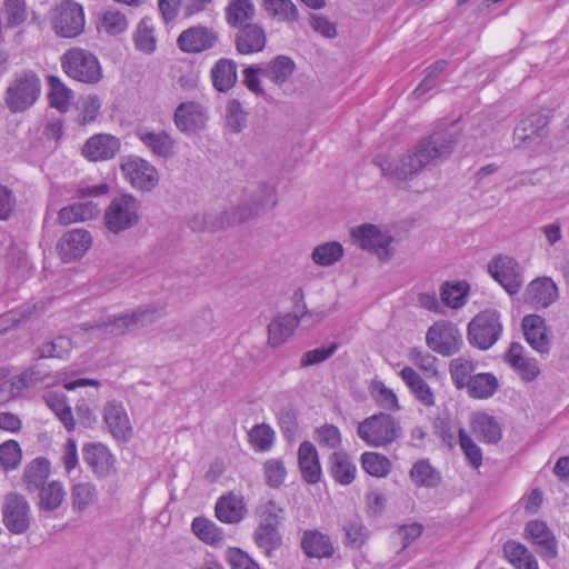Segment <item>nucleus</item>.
Here are the masks:
<instances>
[{
    "label": "nucleus",
    "mask_w": 569,
    "mask_h": 569,
    "mask_svg": "<svg viewBox=\"0 0 569 569\" xmlns=\"http://www.w3.org/2000/svg\"><path fill=\"white\" fill-rule=\"evenodd\" d=\"M460 138L458 121L440 123L416 147L392 159H382L378 163L382 174L392 181H411L429 164L447 159Z\"/></svg>",
    "instance_id": "f257e3e1"
},
{
    "label": "nucleus",
    "mask_w": 569,
    "mask_h": 569,
    "mask_svg": "<svg viewBox=\"0 0 569 569\" xmlns=\"http://www.w3.org/2000/svg\"><path fill=\"white\" fill-rule=\"evenodd\" d=\"M164 315L163 308L157 305L139 307L130 312L120 316L108 317L102 322L94 325L82 323L81 328L92 331L96 337L108 338L124 335L127 332L147 327Z\"/></svg>",
    "instance_id": "f03ea898"
},
{
    "label": "nucleus",
    "mask_w": 569,
    "mask_h": 569,
    "mask_svg": "<svg viewBox=\"0 0 569 569\" xmlns=\"http://www.w3.org/2000/svg\"><path fill=\"white\" fill-rule=\"evenodd\" d=\"M41 81L31 70L16 72L9 81L3 94L7 109L13 113H24L40 98Z\"/></svg>",
    "instance_id": "7ed1b4c3"
},
{
    "label": "nucleus",
    "mask_w": 569,
    "mask_h": 569,
    "mask_svg": "<svg viewBox=\"0 0 569 569\" xmlns=\"http://www.w3.org/2000/svg\"><path fill=\"white\" fill-rule=\"evenodd\" d=\"M61 68L71 79L87 84H96L103 77L96 54L78 47L70 48L62 54Z\"/></svg>",
    "instance_id": "20e7f679"
},
{
    "label": "nucleus",
    "mask_w": 569,
    "mask_h": 569,
    "mask_svg": "<svg viewBox=\"0 0 569 569\" xmlns=\"http://www.w3.org/2000/svg\"><path fill=\"white\" fill-rule=\"evenodd\" d=\"M402 433L399 421L388 413L379 412L362 420L357 435L368 446L380 448L396 441Z\"/></svg>",
    "instance_id": "39448f33"
},
{
    "label": "nucleus",
    "mask_w": 569,
    "mask_h": 569,
    "mask_svg": "<svg viewBox=\"0 0 569 569\" xmlns=\"http://www.w3.org/2000/svg\"><path fill=\"white\" fill-rule=\"evenodd\" d=\"M139 220L140 202L131 194L114 197L103 213L104 226L113 234H120L133 228Z\"/></svg>",
    "instance_id": "423d86ee"
},
{
    "label": "nucleus",
    "mask_w": 569,
    "mask_h": 569,
    "mask_svg": "<svg viewBox=\"0 0 569 569\" xmlns=\"http://www.w3.org/2000/svg\"><path fill=\"white\" fill-rule=\"evenodd\" d=\"M86 26L83 7L74 0H62L54 7L51 16V27L61 38L80 36Z\"/></svg>",
    "instance_id": "0eeeda50"
},
{
    "label": "nucleus",
    "mask_w": 569,
    "mask_h": 569,
    "mask_svg": "<svg viewBox=\"0 0 569 569\" xmlns=\"http://www.w3.org/2000/svg\"><path fill=\"white\" fill-rule=\"evenodd\" d=\"M501 331L500 315L491 309L481 311L468 323L469 342L480 350L492 347L499 340Z\"/></svg>",
    "instance_id": "6e6552de"
},
{
    "label": "nucleus",
    "mask_w": 569,
    "mask_h": 569,
    "mask_svg": "<svg viewBox=\"0 0 569 569\" xmlns=\"http://www.w3.org/2000/svg\"><path fill=\"white\" fill-rule=\"evenodd\" d=\"M121 171L130 184L140 191L153 190L160 180L158 169L138 156H127L120 163Z\"/></svg>",
    "instance_id": "1a4fd4ad"
},
{
    "label": "nucleus",
    "mask_w": 569,
    "mask_h": 569,
    "mask_svg": "<svg viewBox=\"0 0 569 569\" xmlns=\"http://www.w3.org/2000/svg\"><path fill=\"white\" fill-rule=\"evenodd\" d=\"M549 118L541 112H533L520 119L513 129L516 148H531L539 144L548 136Z\"/></svg>",
    "instance_id": "9d476101"
},
{
    "label": "nucleus",
    "mask_w": 569,
    "mask_h": 569,
    "mask_svg": "<svg viewBox=\"0 0 569 569\" xmlns=\"http://www.w3.org/2000/svg\"><path fill=\"white\" fill-rule=\"evenodd\" d=\"M219 32L210 27L197 24L183 30L178 39V48L186 53H201L211 50L219 42Z\"/></svg>",
    "instance_id": "9b49d317"
},
{
    "label": "nucleus",
    "mask_w": 569,
    "mask_h": 569,
    "mask_svg": "<svg viewBox=\"0 0 569 569\" xmlns=\"http://www.w3.org/2000/svg\"><path fill=\"white\" fill-rule=\"evenodd\" d=\"M361 249L377 254L380 259H389L391 256V236L383 233L377 226L365 223L355 228L351 232Z\"/></svg>",
    "instance_id": "f8f14e48"
},
{
    "label": "nucleus",
    "mask_w": 569,
    "mask_h": 569,
    "mask_svg": "<svg viewBox=\"0 0 569 569\" xmlns=\"http://www.w3.org/2000/svg\"><path fill=\"white\" fill-rule=\"evenodd\" d=\"M3 523L11 533H22L30 525V507L22 495L9 493L2 506Z\"/></svg>",
    "instance_id": "ddd939ff"
},
{
    "label": "nucleus",
    "mask_w": 569,
    "mask_h": 569,
    "mask_svg": "<svg viewBox=\"0 0 569 569\" xmlns=\"http://www.w3.org/2000/svg\"><path fill=\"white\" fill-rule=\"evenodd\" d=\"M488 269L509 295L519 292L523 283L519 263L511 257L500 256L489 262Z\"/></svg>",
    "instance_id": "4468645a"
},
{
    "label": "nucleus",
    "mask_w": 569,
    "mask_h": 569,
    "mask_svg": "<svg viewBox=\"0 0 569 569\" xmlns=\"http://www.w3.org/2000/svg\"><path fill=\"white\" fill-rule=\"evenodd\" d=\"M276 193L274 189L271 187H262L260 188L259 194L256 196L253 200V206L250 208H239L231 216L226 213L221 221L217 224L209 226L210 229L222 228L224 226L240 223L253 217L254 214L260 213L267 209H271L276 206Z\"/></svg>",
    "instance_id": "2eb2a0df"
},
{
    "label": "nucleus",
    "mask_w": 569,
    "mask_h": 569,
    "mask_svg": "<svg viewBox=\"0 0 569 569\" xmlns=\"http://www.w3.org/2000/svg\"><path fill=\"white\" fill-rule=\"evenodd\" d=\"M136 136L153 157L167 160L176 154L177 141L164 130L140 128Z\"/></svg>",
    "instance_id": "dca6fc26"
},
{
    "label": "nucleus",
    "mask_w": 569,
    "mask_h": 569,
    "mask_svg": "<svg viewBox=\"0 0 569 569\" xmlns=\"http://www.w3.org/2000/svg\"><path fill=\"white\" fill-rule=\"evenodd\" d=\"M208 120L207 109L194 101L180 103L174 111V124L179 131L190 134L202 130Z\"/></svg>",
    "instance_id": "f3484780"
},
{
    "label": "nucleus",
    "mask_w": 569,
    "mask_h": 569,
    "mask_svg": "<svg viewBox=\"0 0 569 569\" xmlns=\"http://www.w3.org/2000/svg\"><path fill=\"white\" fill-rule=\"evenodd\" d=\"M103 421L116 440L127 442L131 439L133 428L121 402L112 400L104 405Z\"/></svg>",
    "instance_id": "a211bd4d"
},
{
    "label": "nucleus",
    "mask_w": 569,
    "mask_h": 569,
    "mask_svg": "<svg viewBox=\"0 0 569 569\" xmlns=\"http://www.w3.org/2000/svg\"><path fill=\"white\" fill-rule=\"evenodd\" d=\"M521 325L529 346L541 357H547L550 352L551 340L545 319L538 315H528L523 317Z\"/></svg>",
    "instance_id": "6ab92c4d"
},
{
    "label": "nucleus",
    "mask_w": 569,
    "mask_h": 569,
    "mask_svg": "<svg viewBox=\"0 0 569 569\" xmlns=\"http://www.w3.org/2000/svg\"><path fill=\"white\" fill-rule=\"evenodd\" d=\"M92 237L84 229H72L63 233L58 243L61 259L70 262L81 258L91 247Z\"/></svg>",
    "instance_id": "aec40b11"
},
{
    "label": "nucleus",
    "mask_w": 569,
    "mask_h": 569,
    "mask_svg": "<svg viewBox=\"0 0 569 569\" xmlns=\"http://www.w3.org/2000/svg\"><path fill=\"white\" fill-rule=\"evenodd\" d=\"M120 149V140L108 133L90 137L82 147V156L90 161L112 159Z\"/></svg>",
    "instance_id": "412c9836"
},
{
    "label": "nucleus",
    "mask_w": 569,
    "mask_h": 569,
    "mask_svg": "<svg viewBox=\"0 0 569 569\" xmlns=\"http://www.w3.org/2000/svg\"><path fill=\"white\" fill-rule=\"evenodd\" d=\"M267 43L266 31L257 23H246L234 37L236 50L239 54H252L263 50Z\"/></svg>",
    "instance_id": "4be33fe9"
},
{
    "label": "nucleus",
    "mask_w": 569,
    "mask_h": 569,
    "mask_svg": "<svg viewBox=\"0 0 569 569\" xmlns=\"http://www.w3.org/2000/svg\"><path fill=\"white\" fill-rule=\"evenodd\" d=\"M298 465L302 479L310 485L321 480L322 470L318 451L313 443L303 441L298 448Z\"/></svg>",
    "instance_id": "5701e85b"
},
{
    "label": "nucleus",
    "mask_w": 569,
    "mask_h": 569,
    "mask_svg": "<svg viewBox=\"0 0 569 569\" xmlns=\"http://www.w3.org/2000/svg\"><path fill=\"white\" fill-rule=\"evenodd\" d=\"M469 423L472 433L487 443H497L502 437L499 422L486 412H472Z\"/></svg>",
    "instance_id": "b1692460"
},
{
    "label": "nucleus",
    "mask_w": 569,
    "mask_h": 569,
    "mask_svg": "<svg viewBox=\"0 0 569 569\" xmlns=\"http://www.w3.org/2000/svg\"><path fill=\"white\" fill-rule=\"evenodd\" d=\"M558 298L556 283L547 277L531 281L526 290V300L537 309L549 307Z\"/></svg>",
    "instance_id": "393cba45"
},
{
    "label": "nucleus",
    "mask_w": 569,
    "mask_h": 569,
    "mask_svg": "<svg viewBox=\"0 0 569 569\" xmlns=\"http://www.w3.org/2000/svg\"><path fill=\"white\" fill-rule=\"evenodd\" d=\"M210 77L213 88L219 92H228L238 81L237 62L229 58H220L211 68Z\"/></svg>",
    "instance_id": "a878e982"
},
{
    "label": "nucleus",
    "mask_w": 569,
    "mask_h": 569,
    "mask_svg": "<svg viewBox=\"0 0 569 569\" xmlns=\"http://www.w3.org/2000/svg\"><path fill=\"white\" fill-rule=\"evenodd\" d=\"M246 512L247 509L243 498L234 493L221 496L214 506L216 517L224 523L240 522Z\"/></svg>",
    "instance_id": "bb28decb"
},
{
    "label": "nucleus",
    "mask_w": 569,
    "mask_h": 569,
    "mask_svg": "<svg viewBox=\"0 0 569 569\" xmlns=\"http://www.w3.org/2000/svg\"><path fill=\"white\" fill-rule=\"evenodd\" d=\"M83 460L98 477L108 476L113 467L111 452L101 443L84 446Z\"/></svg>",
    "instance_id": "cd10ccee"
},
{
    "label": "nucleus",
    "mask_w": 569,
    "mask_h": 569,
    "mask_svg": "<svg viewBox=\"0 0 569 569\" xmlns=\"http://www.w3.org/2000/svg\"><path fill=\"white\" fill-rule=\"evenodd\" d=\"M100 213L99 204L96 201L88 200L76 202L61 208L58 212V221L62 226L92 220Z\"/></svg>",
    "instance_id": "c85d7f7f"
},
{
    "label": "nucleus",
    "mask_w": 569,
    "mask_h": 569,
    "mask_svg": "<svg viewBox=\"0 0 569 569\" xmlns=\"http://www.w3.org/2000/svg\"><path fill=\"white\" fill-rule=\"evenodd\" d=\"M329 471L336 482L348 486L356 478L357 467L347 452L339 450L329 457Z\"/></svg>",
    "instance_id": "c756f323"
},
{
    "label": "nucleus",
    "mask_w": 569,
    "mask_h": 569,
    "mask_svg": "<svg viewBox=\"0 0 569 569\" xmlns=\"http://www.w3.org/2000/svg\"><path fill=\"white\" fill-rule=\"evenodd\" d=\"M300 322L296 315L287 313L276 317L268 326V341L272 347L282 345Z\"/></svg>",
    "instance_id": "7c9ffc66"
},
{
    "label": "nucleus",
    "mask_w": 569,
    "mask_h": 569,
    "mask_svg": "<svg viewBox=\"0 0 569 569\" xmlns=\"http://www.w3.org/2000/svg\"><path fill=\"white\" fill-rule=\"evenodd\" d=\"M468 395L473 399H489L499 389V381L493 373L482 372L470 376L465 382Z\"/></svg>",
    "instance_id": "2f4dec72"
},
{
    "label": "nucleus",
    "mask_w": 569,
    "mask_h": 569,
    "mask_svg": "<svg viewBox=\"0 0 569 569\" xmlns=\"http://www.w3.org/2000/svg\"><path fill=\"white\" fill-rule=\"evenodd\" d=\"M50 473V462L42 457L30 461L23 470L22 481L29 491H38L46 485Z\"/></svg>",
    "instance_id": "473e14b6"
},
{
    "label": "nucleus",
    "mask_w": 569,
    "mask_h": 569,
    "mask_svg": "<svg viewBox=\"0 0 569 569\" xmlns=\"http://www.w3.org/2000/svg\"><path fill=\"white\" fill-rule=\"evenodd\" d=\"M261 66V76L276 84L284 83L295 70V62L286 56H277L270 62Z\"/></svg>",
    "instance_id": "72a5a7b5"
},
{
    "label": "nucleus",
    "mask_w": 569,
    "mask_h": 569,
    "mask_svg": "<svg viewBox=\"0 0 569 569\" xmlns=\"http://www.w3.org/2000/svg\"><path fill=\"white\" fill-rule=\"evenodd\" d=\"M267 13L280 22L293 24L299 21L300 13L292 0H262Z\"/></svg>",
    "instance_id": "f704fd0d"
},
{
    "label": "nucleus",
    "mask_w": 569,
    "mask_h": 569,
    "mask_svg": "<svg viewBox=\"0 0 569 569\" xmlns=\"http://www.w3.org/2000/svg\"><path fill=\"white\" fill-rule=\"evenodd\" d=\"M508 561L517 569H538L533 555L521 543L509 540L503 546Z\"/></svg>",
    "instance_id": "c9c22d12"
},
{
    "label": "nucleus",
    "mask_w": 569,
    "mask_h": 569,
    "mask_svg": "<svg viewBox=\"0 0 569 569\" xmlns=\"http://www.w3.org/2000/svg\"><path fill=\"white\" fill-rule=\"evenodd\" d=\"M409 476L418 487L435 488L441 481L440 472L427 459H420L415 462Z\"/></svg>",
    "instance_id": "e433bc0d"
},
{
    "label": "nucleus",
    "mask_w": 569,
    "mask_h": 569,
    "mask_svg": "<svg viewBox=\"0 0 569 569\" xmlns=\"http://www.w3.org/2000/svg\"><path fill=\"white\" fill-rule=\"evenodd\" d=\"M50 106L61 112H66L73 99V92L58 77L48 76Z\"/></svg>",
    "instance_id": "4c0bfd02"
},
{
    "label": "nucleus",
    "mask_w": 569,
    "mask_h": 569,
    "mask_svg": "<svg viewBox=\"0 0 569 569\" xmlns=\"http://www.w3.org/2000/svg\"><path fill=\"white\" fill-rule=\"evenodd\" d=\"M18 383L22 390L30 387L46 386L54 383V377L50 370L43 365H33L17 376Z\"/></svg>",
    "instance_id": "58836bf2"
},
{
    "label": "nucleus",
    "mask_w": 569,
    "mask_h": 569,
    "mask_svg": "<svg viewBox=\"0 0 569 569\" xmlns=\"http://www.w3.org/2000/svg\"><path fill=\"white\" fill-rule=\"evenodd\" d=\"M256 13L251 0H230L226 8V21L230 27H238L253 19Z\"/></svg>",
    "instance_id": "ea45409f"
},
{
    "label": "nucleus",
    "mask_w": 569,
    "mask_h": 569,
    "mask_svg": "<svg viewBox=\"0 0 569 569\" xmlns=\"http://www.w3.org/2000/svg\"><path fill=\"white\" fill-rule=\"evenodd\" d=\"M284 519V509L273 500L267 501L259 508V525L267 533H274Z\"/></svg>",
    "instance_id": "a19ab883"
},
{
    "label": "nucleus",
    "mask_w": 569,
    "mask_h": 569,
    "mask_svg": "<svg viewBox=\"0 0 569 569\" xmlns=\"http://www.w3.org/2000/svg\"><path fill=\"white\" fill-rule=\"evenodd\" d=\"M343 256V247L337 241L325 242L317 246L311 253L312 261L321 267H329Z\"/></svg>",
    "instance_id": "79ce46f5"
},
{
    "label": "nucleus",
    "mask_w": 569,
    "mask_h": 569,
    "mask_svg": "<svg viewBox=\"0 0 569 569\" xmlns=\"http://www.w3.org/2000/svg\"><path fill=\"white\" fill-rule=\"evenodd\" d=\"M72 349V341L70 338L59 336L51 341L41 343L37 348V357L39 359L57 358L64 359L69 356Z\"/></svg>",
    "instance_id": "37998d69"
},
{
    "label": "nucleus",
    "mask_w": 569,
    "mask_h": 569,
    "mask_svg": "<svg viewBox=\"0 0 569 569\" xmlns=\"http://www.w3.org/2000/svg\"><path fill=\"white\" fill-rule=\"evenodd\" d=\"M38 491H40V508L47 511L59 508L66 496L63 486L59 481H51L42 486Z\"/></svg>",
    "instance_id": "c03bdc74"
},
{
    "label": "nucleus",
    "mask_w": 569,
    "mask_h": 569,
    "mask_svg": "<svg viewBox=\"0 0 569 569\" xmlns=\"http://www.w3.org/2000/svg\"><path fill=\"white\" fill-rule=\"evenodd\" d=\"M301 547L308 557L327 558L333 553L329 536H303Z\"/></svg>",
    "instance_id": "a18cd8bd"
},
{
    "label": "nucleus",
    "mask_w": 569,
    "mask_h": 569,
    "mask_svg": "<svg viewBox=\"0 0 569 569\" xmlns=\"http://www.w3.org/2000/svg\"><path fill=\"white\" fill-rule=\"evenodd\" d=\"M128 28V19L124 13L117 9H108L100 19L99 30L109 36H118Z\"/></svg>",
    "instance_id": "49530a36"
},
{
    "label": "nucleus",
    "mask_w": 569,
    "mask_h": 569,
    "mask_svg": "<svg viewBox=\"0 0 569 569\" xmlns=\"http://www.w3.org/2000/svg\"><path fill=\"white\" fill-rule=\"evenodd\" d=\"M136 48L144 53H152L156 50V37L151 19H142L134 32Z\"/></svg>",
    "instance_id": "de8ad7c7"
},
{
    "label": "nucleus",
    "mask_w": 569,
    "mask_h": 569,
    "mask_svg": "<svg viewBox=\"0 0 569 569\" xmlns=\"http://www.w3.org/2000/svg\"><path fill=\"white\" fill-rule=\"evenodd\" d=\"M263 479L267 486L273 489L280 488L287 478V469L281 459L271 458L263 462Z\"/></svg>",
    "instance_id": "09e8293b"
},
{
    "label": "nucleus",
    "mask_w": 569,
    "mask_h": 569,
    "mask_svg": "<svg viewBox=\"0 0 569 569\" xmlns=\"http://www.w3.org/2000/svg\"><path fill=\"white\" fill-rule=\"evenodd\" d=\"M71 499L73 509L82 511L97 500V489L90 482L77 483L72 487Z\"/></svg>",
    "instance_id": "8fccbe9b"
},
{
    "label": "nucleus",
    "mask_w": 569,
    "mask_h": 569,
    "mask_svg": "<svg viewBox=\"0 0 569 569\" xmlns=\"http://www.w3.org/2000/svg\"><path fill=\"white\" fill-rule=\"evenodd\" d=\"M436 429L449 449H452L456 443L462 448V427L453 426L448 417H439L436 421Z\"/></svg>",
    "instance_id": "3c124183"
},
{
    "label": "nucleus",
    "mask_w": 569,
    "mask_h": 569,
    "mask_svg": "<svg viewBox=\"0 0 569 569\" xmlns=\"http://www.w3.org/2000/svg\"><path fill=\"white\" fill-rule=\"evenodd\" d=\"M362 468L371 476L386 477L390 471V461L378 452H365L361 455Z\"/></svg>",
    "instance_id": "603ef678"
},
{
    "label": "nucleus",
    "mask_w": 569,
    "mask_h": 569,
    "mask_svg": "<svg viewBox=\"0 0 569 569\" xmlns=\"http://www.w3.org/2000/svg\"><path fill=\"white\" fill-rule=\"evenodd\" d=\"M22 459L20 446L14 440H8L0 445V468L4 471L18 468Z\"/></svg>",
    "instance_id": "864d4df0"
},
{
    "label": "nucleus",
    "mask_w": 569,
    "mask_h": 569,
    "mask_svg": "<svg viewBox=\"0 0 569 569\" xmlns=\"http://www.w3.org/2000/svg\"><path fill=\"white\" fill-rule=\"evenodd\" d=\"M433 335H436V332L430 328L427 332V343L436 352L450 356L459 349L456 339H453V341L448 340L451 337L448 329H443L438 333V340L435 339Z\"/></svg>",
    "instance_id": "5fc2aeb1"
},
{
    "label": "nucleus",
    "mask_w": 569,
    "mask_h": 569,
    "mask_svg": "<svg viewBox=\"0 0 569 569\" xmlns=\"http://www.w3.org/2000/svg\"><path fill=\"white\" fill-rule=\"evenodd\" d=\"M247 116V112L238 100L232 99L228 101L226 107V121L232 132L239 133L246 128Z\"/></svg>",
    "instance_id": "6e6d98bb"
},
{
    "label": "nucleus",
    "mask_w": 569,
    "mask_h": 569,
    "mask_svg": "<svg viewBox=\"0 0 569 569\" xmlns=\"http://www.w3.org/2000/svg\"><path fill=\"white\" fill-rule=\"evenodd\" d=\"M441 302L452 309L462 306V281H445L440 287Z\"/></svg>",
    "instance_id": "4d7b16f0"
},
{
    "label": "nucleus",
    "mask_w": 569,
    "mask_h": 569,
    "mask_svg": "<svg viewBox=\"0 0 569 569\" xmlns=\"http://www.w3.org/2000/svg\"><path fill=\"white\" fill-rule=\"evenodd\" d=\"M273 436V430L264 423L254 426L249 432L251 445L259 451H267L271 448Z\"/></svg>",
    "instance_id": "13d9d810"
},
{
    "label": "nucleus",
    "mask_w": 569,
    "mask_h": 569,
    "mask_svg": "<svg viewBox=\"0 0 569 569\" xmlns=\"http://www.w3.org/2000/svg\"><path fill=\"white\" fill-rule=\"evenodd\" d=\"M373 398L377 405L385 410L397 411L400 409L396 393L382 382L375 386Z\"/></svg>",
    "instance_id": "bf43d9fd"
},
{
    "label": "nucleus",
    "mask_w": 569,
    "mask_h": 569,
    "mask_svg": "<svg viewBox=\"0 0 569 569\" xmlns=\"http://www.w3.org/2000/svg\"><path fill=\"white\" fill-rule=\"evenodd\" d=\"M316 441L321 447L337 449L341 445L340 430L333 425H325L317 429Z\"/></svg>",
    "instance_id": "052dcab7"
},
{
    "label": "nucleus",
    "mask_w": 569,
    "mask_h": 569,
    "mask_svg": "<svg viewBox=\"0 0 569 569\" xmlns=\"http://www.w3.org/2000/svg\"><path fill=\"white\" fill-rule=\"evenodd\" d=\"M338 345L336 342H331L326 348H316L305 352L300 360V366L302 368L310 367L313 365L321 363L329 359L337 350Z\"/></svg>",
    "instance_id": "680f3d73"
},
{
    "label": "nucleus",
    "mask_w": 569,
    "mask_h": 569,
    "mask_svg": "<svg viewBox=\"0 0 569 569\" xmlns=\"http://www.w3.org/2000/svg\"><path fill=\"white\" fill-rule=\"evenodd\" d=\"M101 101L97 94H89L83 99L80 111V123L86 124L94 121L100 112Z\"/></svg>",
    "instance_id": "e2e57ef3"
},
{
    "label": "nucleus",
    "mask_w": 569,
    "mask_h": 569,
    "mask_svg": "<svg viewBox=\"0 0 569 569\" xmlns=\"http://www.w3.org/2000/svg\"><path fill=\"white\" fill-rule=\"evenodd\" d=\"M4 7L9 27H16L26 20L24 0H7Z\"/></svg>",
    "instance_id": "0e129e2a"
},
{
    "label": "nucleus",
    "mask_w": 569,
    "mask_h": 569,
    "mask_svg": "<svg viewBox=\"0 0 569 569\" xmlns=\"http://www.w3.org/2000/svg\"><path fill=\"white\" fill-rule=\"evenodd\" d=\"M261 69H262L261 64H258V66L252 64V66L247 67L242 71L243 84L248 88V90H250L251 92H253L257 96L264 94V90L261 87L260 79H259V74H261Z\"/></svg>",
    "instance_id": "69168bd1"
},
{
    "label": "nucleus",
    "mask_w": 569,
    "mask_h": 569,
    "mask_svg": "<svg viewBox=\"0 0 569 569\" xmlns=\"http://www.w3.org/2000/svg\"><path fill=\"white\" fill-rule=\"evenodd\" d=\"M525 381H533L540 373L539 365L536 359L523 357L518 365L511 367Z\"/></svg>",
    "instance_id": "338daca9"
},
{
    "label": "nucleus",
    "mask_w": 569,
    "mask_h": 569,
    "mask_svg": "<svg viewBox=\"0 0 569 569\" xmlns=\"http://www.w3.org/2000/svg\"><path fill=\"white\" fill-rule=\"evenodd\" d=\"M228 562L231 569H259V566L240 549L228 551Z\"/></svg>",
    "instance_id": "774afa93"
}]
</instances>
